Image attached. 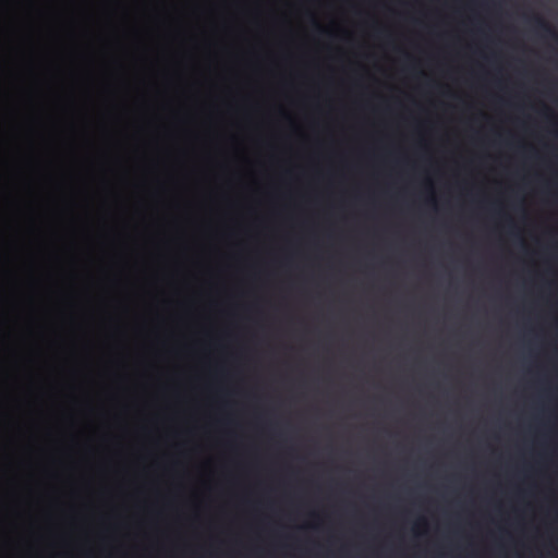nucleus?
Here are the masks:
<instances>
[{
	"label": "nucleus",
	"instance_id": "nucleus-2",
	"mask_svg": "<svg viewBox=\"0 0 558 558\" xmlns=\"http://www.w3.org/2000/svg\"><path fill=\"white\" fill-rule=\"evenodd\" d=\"M316 26L319 32H324V29L318 24H316Z\"/></svg>",
	"mask_w": 558,
	"mask_h": 558
},
{
	"label": "nucleus",
	"instance_id": "nucleus-1",
	"mask_svg": "<svg viewBox=\"0 0 558 558\" xmlns=\"http://www.w3.org/2000/svg\"><path fill=\"white\" fill-rule=\"evenodd\" d=\"M532 21L538 31L544 33L545 36L550 37L558 43V33L546 20H544L541 15L535 14L532 16Z\"/></svg>",
	"mask_w": 558,
	"mask_h": 558
}]
</instances>
